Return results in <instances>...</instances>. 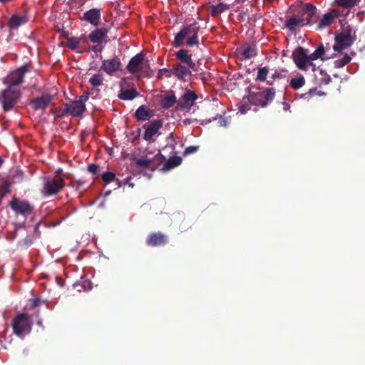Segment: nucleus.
<instances>
[{"label":"nucleus","mask_w":365,"mask_h":365,"mask_svg":"<svg viewBox=\"0 0 365 365\" xmlns=\"http://www.w3.org/2000/svg\"><path fill=\"white\" fill-rule=\"evenodd\" d=\"M176 58L179 61L178 63L184 65L192 71H196L197 70V66L193 61L192 55L189 53L187 49H180L175 53Z\"/></svg>","instance_id":"obj_19"},{"label":"nucleus","mask_w":365,"mask_h":365,"mask_svg":"<svg viewBox=\"0 0 365 365\" xmlns=\"http://www.w3.org/2000/svg\"><path fill=\"white\" fill-rule=\"evenodd\" d=\"M11 208L16 213L24 216L29 215L33 212V207L31 204L24 200L14 197L10 202Z\"/></svg>","instance_id":"obj_16"},{"label":"nucleus","mask_w":365,"mask_h":365,"mask_svg":"<svg viewBox=\"0 0 365 365\" xmlns=\"http://www.w3.org/2000/svg\"><path fill=\"white\" fill-rule=\"evenodd\" d=\"M292 58L297 67L301 70L307 71L311 65L309 56L302 46H298L292 53Z\"/></svg>","instance_id":"obj_11"},{"label":"nucleus","mask_w":365,"mask_h":365,"mask_svg":"<svg viewBox=\"0 0 365 365\" xmlns=\"http://www.w3.org/2000/svg\"><path fill=\"white\" fill-rule=\"evenodd\" d=\"M99 165L96 164H91L88 166V171L91 174H96L99 170Z\"/></svg>","instance_id":"obj_43"},{"label":"nucleus","mask_w":365,"mask_h":365,"mask_svg":"<svg viewBox=\"0 0 365 365\" xmlns=\"http://www.w3.org/2000/svg\"><path fill=\"white\" fill-rule=\"evenodd\" d=\"M28 71L29 66L24 65L10 72L4 78L3 83L6 85L7 88H14V86H17L23 83L25 74Z\"/></svg>","instance_id":"obj_7"},{"label":"nucleus","mask_w":365,"mask_h":365,"mask_svg":"<svg viewBox=\"0 0 365 365\" xmlns=\"http://www.w3.org/2000/svg\"><path fill=\"white\" fill-rule=\"evenodd\" d=\"M140 96V93L135 88L122 89L118 94V98L123 101L133 100Z\"/></svg>","instance_id":"obj_27"},{"label":"nucleus","mask_w":365,"mask_h":365,"mask_svg":"<svg viewBox=\"0 0 365 365\" xmlns=\"http://www.w3.org/2000/svg\"><path fill=\"white\" fill-rule=\"evenodd\" d=\"M13 332L16 335L21 336L26 332L31 331V324L29 318L26 314H18L12 322Z\"/></svg>","instance_id":"obj_10"},{"label":"nucleus","mask_w":365,"mask_h":365,"mask_svg":"<svg viewBox=\"0 0 365 365\" xmlns=\"http://www.w3.org/2000/svg\"><path fill=\"white\" fill-rule=\"evenodd\" d=\"M90 93L88 91H85L83 94L79 97L78 100H76L78 102L81 103L82 105H85V103L88 100Z\"/></svg>","instance_id":"obj_42"},{"label":"nucleus","mask_w":365,"mask_h":365,"mask_svg":"<svg viewBox=\"0 0 365 365\" xmlns=\"http://www.w3.org/2000/svg\"><path fill=\"white\" fill-rule=\"evenodd\" d=\"M86 110V108L85 105H82L77 101H73L70 103H66L64 105V109L58 116L62 117L66 114H70L73 117H81Z\"/></svg>","instance_id":"obj_14"},{"label":"nucleus","mask_w":365,"mask_h":365,"mask_svg":"<svg viewBox=\"0 0 365 365\" xmlns=\"http://www.w3.org/2000/svg\"><path fill=\"white\" fill-rule=\"evenodd\" d=\"M196 93L192 90H186L182 97L178 101L176 109L185 110L190 109L197 99Z\"/></svg>","instance_id":"obj_15"},{"label":"nucleus","mask_w":365,"mask_h":365,"mask_svg":"<svg viewBox=\"0 0 365 365\" xmlns=\"http://www.w3.org/2000/svg\"><path fill=\"white\" fill-rule=\"evenodd\" d=\"M269 73L268 67L259 68L255 81H264Z\"/></svg>","instance_id":"obj_37"},{"label":"nucleus","mask_w":365,"mask_h":365,"mask_svg":"<svg viewBox=\"0 0 365 365\" xmlns=\"http://www.w3.org/2000/svg\"><path fill=\"white\" fill-rule=\"evenodd\" d=\"M200 27L195 22L191 24L184 26L180 31L175 35L173 46L175 48L180 47L184 44V41L187 38L186 44L188 46H193L199 43L198 33Z\"/></svg>","instance_id":"obj_3"},{"label":"nucleus","mask_w":365,"mask_h":365,"mask_svg":"<svg viewBox=\"0 0 365 365\" xmlns=\"http://www.w3.org/2000/svg\"><path fill=\"white\" fill-rule=\"evenodd\" d=\"M163 127V120L160 119L153 120L148 125H144L143 128L145 131L143 135V138L146 141L153 143L155 141L154 136L160 134V130Z\"/></svg>","instance_id":"obj_13"},{"label":"nucleus","mask_w":365,"mask_h":365,"mask_svg":"<svg viewBox=\"0 0 365 365\" xmlns=\"http://www.w3.org/2000/svg\"><path fill=\"white\" fill-rule=\"evenodd\" d=\"M144 76H147V77H148V76H150V74H148V73H146V74H145Z\"/></svg>","instance_id":"obj_57"},{"label":"nucleus","mask_w":365,"mask_h":365,"mask_svg":"<svg viewBox=\"0 0 365 365\" xmlns=\"http://www.w3.org/2000/svg\"><path fill=\"white\" fill-rule=\"evenodd\" d=\"M227 6L222 3H220L216 5H212L210 7V14L212 17H216L227 10Z\"/></svg>","instance_id":"obj_30"},{"label":"nucleus","mask_w":365,"mask_h":365,"mask_svg":"<svg viewBox=\"0 0 365 365\" xmlns=\"http://www.w3.org/2000/svg\"><path fill=\"white\" fill-rule=\"evenodd\" d=\"M351 60V56L346 53L341 58L337 59L334 61V68H340L348 64Z\"/></svg>","instance_id":"obj_35"},{"label":"nucleus","mask_w":365,"mask_h":365,"mask_svg":"<svg viewBox=\"0 0 365 365\" xmlns=\"http://www.w3.org/2000/svg\"><path fill=\"white\" fill-rule=\"evenodd\" d=\"M21 98V92L14 88H6L0 92V104L4 112L13 110Z\"/></svg>","instance_id":"obj_4"},{"label":"nucleus","mask_w":365,"mask_h":365,"mask_svg":"<svg viewBox=\"0 0 365 365\" xmlns=\"http://www.w3.org/2000/svg\"><path fill=\"white\" fill-rule=\"evenodd\" d=\"M103 77L102 73L94 74L90 79L89 83L93 87H98L103 85Z\"/></svg>","instance_id":"obj_36"},{"label":"nucleus","mask_w":365,"mask_h":365,"mask_svg":"<svg viewBox=\"0 0 365 365\" xmlns=\"http://www.w3.org/2000/svg\"><path fill=\"white\" fill-rule=\"evenodd\" d=\"M190 227H191L190 225H187L184 221L180 225V228L182 232L186 231Z\"/></svg>","instance_id":"obj_47"},{"label":"nucleus","mask_w":365,"mask_h":365,"mask_svg":"<svg viewBox=\"0 0 365 365\" xmlns=\"http://www.w3.org/2000/svg\"><path fill=\"white\" fill-rule=\"evenodd\" d=\"M83 19L96 26L100 24L101 11L98 9H92L84 13Z\"/></svg>","instance_id":"obj_22"},{"label":"nucleus","mask_w":365,"mask_h":365,"mask_svg":"<svg viewBox=\"0 0 365 365\" xmlns=\"http://www.w3.org/2000/svg\"><path fill=\"white\" fill-rule=\"evenodd\" d=\"M3 164V160L2 158L0 157V167Z\"/></svg>","instance_id":"obj_55"},{"label":"nucleus","mask_w":365,"mask_h":365,"mask_svg":"<svg viewBox=\"0 0 365 365\" xmlns=\"http://www.w3.org/2000/svg\"><path fill=\"white\" fill-rule=\"evenodd\" d=\"M96 45H94L93 47H92V51L95 53H98V52H101L102 50H103V47L101 46L102 43H95Z\"/></svg>","instance_id":"obj_45"},{"label":"nucleus","mask_w":365,"mask_h":365,"mask_svg":"<svg viewBox=\"0 0 365 365\" xmlns=\"http://www.w3.org/2000/svg\"><path fill=\"white\" fill-rule=\"evenodd\" d=\"M290 86L294 89L298 90L305 84V79L303 76H299L297 78H292L290 81Z\"/></svg>","instance_id":"obj_32"},{"label":"nucleus","mask_w":365,"mask_h":365,"mask_svg":"<svg viewBox=\"0 0 365 365\" xmlns=\"http://www.w3.org/2000/svg\"><path fill=\"white\" fill-rule=\"evenodd\" d=\"M354 55H356V53H355V52H354V51L351 52L350 56H354Z\"/></svg>","instance_id":"obj_56"},{"label":"nucleus","mask_w":365,"mask_h":365,"mask_svg":"<svg viewBox=\"0 0 365 365\" xmlns=\"http://www.w3.org/2000/svg\"><path fill=\"white\" fill-rule=\"evenodd\" d=\"M322 81L325 84H328L331 81V78L329 76L326 75L325 78Z\"/></svg>","instance_id":"obj_50"},{"label":"nucleus","mask_w":365,"mask_h":365,"mask_svg":"<svg viewBox=\"0 0 365 365\" xmlns=\"http://www.w3.org/2000/svg\"><path fill=\"white\" fill-rule=\"evenodd\" d=\"M182 158L179 156H174L170 158L166 163L163 165L162 170L164 172L168 171L171 169L178 167L182 163Z\"/></svg>","instance_id":"obj_29"},{"label":"nucleus","mask_w":365,"mask_h":365,"mask_svg":"<svg viewBox=\"0 0 365 365\" xmlns=\"http://www.w3.org/2000/svg\"><path fill=\"white\" fill-rule=\"evenodd\" d=\"M361 0H335V3L338 6L350 9L358 5Z\"/></svg>","instance_id":"obj_31"},{"label":"nucleus","mask_w":365,"mask_h":365,"mask_svg":"<svg viewBox=\"0 0 365 365\" xmlns=\"http://www.w3.org/2000/svg\"><path fill=\"white\" fill-rule=\"evenodd\" d=\"M191 71V68H189L184 65H181V63H177L173 66L171 69H160L158 73L157 78L158 79H162V73H168L169 76L173 74L180 80H185L186 77H189L192 75Z\"/></svg>","instance_id":"obj_9"},{"label":"nucleus","mask_w":365,"mask_h":365,"mask_svg":"<svg viewBox=\"0 0 365 365\" xmlns=\"http://www.w3.org/2000/svg\"><path fill=\"white\" fill-rule=\"evenodd\" d=\"M11 0H0V2L3 3V4H5V3H7L9 1H10Z\"/></svg>","instance_id":"obj_52"},{"label":"nucleus","mask_w":365,"mask_h":365,"mask_svg":"<svg viewBox=\"0 0 365 365\" xmlns=\"http://www.w3.org/2000/svg\"><path fill=\"white\" fill-rule=\"evenodd\" d=\"M164 75H166L167 76L170 77L168 73H162V78L163 77Z\"/></svg>","instance_id":"obj_54"},{"label":"nucleus","mask_w":365,"mask_h":365,"mask_svg":"<svg viewBox=\"0 0 365 365\" xmlns=\"http://www.w3.org/2000/svg\"><path fill=\"white\" fill-rule=\"evenodd\" d=\"M317 94V88H311V89L309 90V91L307 93H304L302 96V98H307L309 96H315Z\"/></svg>","instance_id":"obj_44"},{"label":"nucleus","mask_w":365,"mask_h":365,"mask_svg":"<svg viewBox=\"0 0 365 365\" xmlns=\"http://www.w3.org/2000/svg\"><path fill=\"white\" fill-rule=\"evenodd\" d=\"M339 16V12L338 9H331L330 12L326 13L318 24V28L322 29L327 26H330L334 19Z\"/></svg>","instance_id":"obj_23"},{"label":"nucleus","mask_w":365,"mask_h":365,"mask_svg":"<svg viewBox=\"0 0 365 365\" xmlns=\"http://www.w3.org/2000/svg\"><path fill=\"white\" fill-rule=\"evenodd\" d=\"M51 100L52 97L50 94H44L33 99L29 104L36 110H45L48 106Z\"/></svg>","instance_id":"obj_20"},{"label":"nucleus","mask_w":365,"mask_h":365,"mask_svg":"<svg viewBox=\"0 0 365 365\" xmlns=\"http://www.w3.org/2000/svg\"><path fill=\"white\" fill-rule=\"evenodd\" d=\"M317 11L316 6L312 4H306L302 8V14L300 16L293 15L289 17L284 22V26L287 29L293 32L297 28H301L308 25L312 17L315 15Z\"/></svg>","instance_id":"obj_2"},{"label":"nucleus","mask_w":365,"mask_h":365,"mask_svg":"<svg viewBox=\"0 0 365 365\" xmlns=\"http://www.w3.org/2000/svg\"><path fill=\"white\" fill-rule=\"evenodd\" d=\"M63 173V170L61 169H58L56 170L57 175L56 177H61V174Z\"/></svg>","instance_id":"obj_51"},{"label":"nucleus","mask_w":365,"mask_h":365,"mask_svg":"<svg viewBox=\"0 0 365 365\" xmlns=\"http://www.w3.org/2000/svg\"><path fill=\"white\" fill-rule=\"evenodd\" d=\"M108 33L106 28L96 29L89 34L88 39L93 43H102Z\"/></svg>","instance_id":"obj_21"},{"label":"nucleus","mask_w":365,"mask_h":365,"mask_svg":"<svg viewBox=\"0 0 365 365\" xmlns=\"http://www.w3.org/2000/svg\"><path fill=\"white\" fill-rule=\"evenodd\" d=\"M65 187L64 179L61 177H45L42 194L44 196L57 195Z\"/></svg>","instance_id":"obj_5"},{"label":"nucleus","mask_w":365,"mask_h":365,"mask_svg":"<svg viewBox=\"0 0 365 365\" xmlns=\"http://www.w3.org/2000/svg\"><path fill=\"white\" fill-rule=\"evenodd\" d=\"M121 65L120 59L115 56L113 58L103 60L101 66V71L112 76L120 69Z\"/></svg>","instance_id":"obj_18"},{"label":"nucleus","mask_w":365,"mask_h":365,"mask_svg":"<svg viewBox=\"0 0 365 365\" xmlns=\"http://www.w3.org/2000/svg\"><path fill=\"white\" fill-rule=\"evenodd\" d=\"M101 178L106 184H108L115 180V174L113 172L108 171L103 173Z\"/></svg>","instance_id":"obj_39"},{"label":"nucleus","mask_w":365,"mask_h":365,"mask_svg":"<svg viewBox=\"0 0 365 365\" xmlns=\"http://www.w3.org/2000/svg\"><path fill=\"white\" fill-rule=\"evenodd\" d=\"M153 116V110L147 109L145 106H140L135 113V117L138 120H146Z\"/></svg>","instance_id":"obj_25"},{"label":"nucleus","mask_w":365,"mask_h":365,"mask_svg":"<svg viewBox=\"0 0 365 365\" xmlns=\"http://www.w3.org/2000/svg\"><path fill=\"white\" fill-rule=\"evenodd\" d=\"M165 160V156L159 152L153 158L143 156L140 158H135L133 161L138 168H147L153 171L164 163Z\"/></svg>","instance_id":"obj_8"},{"label":"nucleus","mask_w":365,"mask_h":365,"mask_svg":"<svg viewBox=\"0 0 365 365\" xmlns=\"http://www.w3.org/2000/svg\"><path fill=\"white\" fill-rule=\"evenodd\" d=\"M117 184L118 187H120L122 186L125 185L126 184H128V179L126 178L123 181L119 180L118 179L116 180Z\"/></svg>","instance_id":"obj_46"},{"label":"nucleus","mask_w":365,"mask_h":365,"mask_svg":"<svg viewBox=\"0 0 365 365\" xmlns=\"http://www.w3.org/2000/svg\"><path fill=\"white\" fill-rule=\"evenodd\" d=\"M325 52H326L325 48L323 46V44L321 43L317 48V49L314 51V52L312 53L311 55H309V59H311L312 61H314V60H317L318 58H320L322 61H324V60H327V59H329L331 57H333V56H324Z\"/></svg>","instance_id":"obj_28"},{"label":"nucleus","mask_w":365,"mask_h":365,"mask_svg":"<svg viewBox=\"0 0 365 365\" xmlns=\"http://www.w3.org/2000/svg\"><path fill=\"white\" fill-rule=\"evenodd\" d=\"M129 186L133 187V184H129Z\"/></svg>","instance_id":"obj_59"},{"label":"nucleus","mask_w":365,"mask_h":365,"mask_svg":"<svg viewBox=\"0 0 365 365\" xmlns=\"http://www.w3.org/2000/svg\"><path fill=\"white\" fill-rule=\"evenodd\" d=\"M167 140H171L172 141H173V142H175V143H176V142H175V135H174V133H170L169 134V135H168V138H167Z\"/></svg>","instance_id":"obj_49"},{"label":"nucleus","mask_w":365,"mask_h":365,"mask_svg":"<svg viewBox=\"0 0 365 365\" xmlns=\"http://www.w3.org/2000/svg\"><path fill=\"white\" fill-rule=\"evenodd\" d=\"M178 101L175 94L171 91L170 93L163 96L160 101V105L163 108L168 109L175 104L177 105Z\"/></svg>","instance_id":"obj_24"},{"label":"nucleus","mask_w":365,"mask_h":365,"mask_svg":"<svg viewBox=\"0 0 365 365\" xmlns=\"http://www.w3.org/2000/svg\"><path fill=\"white\" fill-rule=\"evenodd\" d=\"M240 55L242 56V59H250L257 55V52L255 48L247 46L242 51Z\"/></svg>","instance_id":"obj_33"},{"label":"nucleus","mask_w":365,"mask_h":365,"mask_svg":"<svg viewBox=\"0 0 365 365\" xmlns=\"http://www.w3.org/2000/svg\"><path fill=\"white\" fill-rule=\"evenodd\" d=\"M275 94L276 91L274 88H266L264 91H259L257 88H256V91H252L251 88H249L248 96L243 97L239 110L242 113H245L251 108L249 103L256 106L265 108L272 102Z\"/></svg>","instance_id":"obj_1"},{"label":"nucleus","mask_w":365,"mask_h":365,"mask_svg":"<svg viewBox=\"0 0 365 365\" xmlns=\"http://www.w3.org/2000/svg\"><path fill=\"white\" fill-rule=\"evenodd\" d=\"M269 2H272L273 0H267Z\"/></svg>","instance_id":"obj_58"},{"label":"nucleus","mask_w":365,"mask_h":365,"mask_svg":"<svg viewBox=\"0 0 365 365\" xmlns=\"http://www.w3.org/2000/svg\"><path fill=\"white\" fill-rule=\"evenodd\" d=\"M145 243L150 247L164 246L168 243V237L160 232H151L148 235Z\"/></svg>","instance_id":"obj_17"},{"label":"nucleus","mask_w":365,"mask_h":365,"mask_svg":"<svg viewBox=\"0 0 365 365\" xmlns=\"http://www.w3.org/2000/svg\"><path fill=\"white\" fill-rule=\"evenodd\" d=\"M56 31L59 33L60 36L61 38H68L69 36V33L68 31H66L64 26L63 25L57 26Z\"/></svg>","instance_id":"obj_41"},{"label":"nucleus","mask_w":365,"mask_h":365,"mask_svg":"<svg viewBox=\"0 0 365 365\" xmlns=\"http://www.w3.org/2000/svg\"><path fill=\"white\" fill-rule=\"evenodd\" d=\"M28 18L26 15L19 16L17 14H14L9 21V26L11 29H16L21 25L26 24Z\"/></svg>","instance_id":"obj_26"},{"label":"nucleus","mask_w":365,"mask_h":365,"mask_svg":"<svg viewBox=\"0 0 365 365\" xmlns=\"http://www.w3.org/2000/svg\"><path fill=\"white\" fill-rule=\"evenodd\" d=\"M40 304V299L38 298H35L34 299H32V307H36L37 306H38Z\"/></svg>","instance_id":"obj_48"},{"label":"nucleus","mask_w":365,"mask_h":365,"mask_svg":"<svg viewBox=\"0 0 365 365\" xmlns=\"http://www.w3.org/2000/svg\"><path fill=\"white\" fill-rule=\"evenodd\" d=\"M246 0H236L237 3H244Z\"/></svg>","instance_id":"obj_53"},{"label":"nucleus","mask_w":365,"mask_h":365,"mask_svg":"<svg viewBox=\"0 0 365 365\" xmlns=\"http://www.w3.org/2000/svg\"><path fill=\"white\" fill-rule=\"evenodd\" d=\"M145 55L140 52L134 56L126 66L127 71L135 76L140 77L143 73V61Z\"/></svg>","instance_id":"obj_12"},{"label":"nucleus","mask_w":365,"mask_h":365,"mask_svg":"<svg viewBox=\"0 0 365 365\" xmlns=\"http://www.w3.org/2000/svg\"><path fill=\"white\" fill-rule=\"evenodd\" d=\"M11 184L8 181H4L0 185V203L6 194L11 192Z\"/></svg>","instance_id":"obj_34"},{"label":"nucleus","mask_w":365,"mask_h":365,"mask_svg":"<svg viewBox=\"0 0 365 365\" xmlns=\"http://www.w3.org/2000/svg\"><path fill=\"white\" fill-rule=\"evenodd\" d=\"M81 43V39L77 37H71L67 38V46L74 51L76 50Z\"/></svg>","instance_id":"obj_38"},{"label":"nucleus","mask_w":365,"mask_h":365,"mask_svg":"<svg viewBox=\"0 0 365 365\" xmlns=\"http://www.w3.org/2000/svg\"><path fill=\"white\" fill-rule=\"evenodd\" d=\"M355 39V36H352V29L348 26L342 32L335 36V43L333 46V49L335 51L341 52L351 46Z\"/></svg>","instance_id":"obj_6"},{"label":"nucleus","mask_w":365,"mask_h":365,"mask_svg":"<svg viewBox=\"0 0 365 365\" xmlns=\"http://www.w3.org/2000/svg\"><path fill=\"white\" fill-rule=\"evenodd\" d=\"M199 150V146L197 145H190L189 147H187L184 152L183 155L187 156L188 155L196 153Z\"/></svg>","instance_id":"obj_40"}]
</instances>
